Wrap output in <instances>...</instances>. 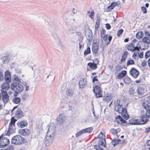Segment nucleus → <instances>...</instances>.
<instances>
[{
  "mask_svg": "<svg viewBox=\"0 0 150 150\" xmlns=\"http://www.w3.org/2000/svg\"><path fill=\"white\" fill-rule=\"evenodd\" d=\"M55 127L54 124L51 123L50 124L45 137V143L46 146H49L52 143L55 133Z\"/></svg>",
  "mask_w": 150,
  "mask_h": 150,
  "instance_id": "1",
  "label": "nucleus"
},
{
  "mask_svg": "<svg viewBox=\"0 0 150 150\" xmlns=\"http://www.w3.org/2000/svg\"><path fill=\"white\" fill-rule=\"evenodd\" d=\"M115 109L118 113H121L122 117L125 120L128 119L129 117L127 113V110L125 108H123L122 105L119 103H115Z\"/></svg>",
  "mask_w": 150,
  "mask_h": 150,
  "instance_id": "2",
  "label": "nucleus"
},
{
  "mask_svg": "<svg viewBox=\"0 0 150 150\" xmlns=\"http://www.w3.org/2000/svg\"><path fill=\"white\" fill-rule=\"evenodd\" d=\"M11 89L16 93H19L21 92L23 89V86L19 83L14 82L11 85Z\"/></svg>",
  "mask_w": 150,
  "mask_h": 150,
  "instance_id": "3",
  "label": "nucleus"
},
{
  "mask_svg": "<svg viewBox=\"0 0 150 150\" xmlns=\"http://www.w3.org/2000/svg\"><path fill=\"white\" fill-rule=\"evenodd\" d=\"M16 121L17 120L15 119L13 117L11 118L8 129L6 133V135L9 136L11 134L15 132V123Z\"/></svg>",
  "mask_w": 150,
  "mask_h": 150,
  "instance_id": "4",
  "label": "nucleus"
},
{
  "mask_svg": "<svg viewBox=\"0 0 150 150\" xmlns=\"http://www.w3.org/2000/svg\"><path fill=\"white\" fill-rule=\"evenodd\" d=\"M30 61V57L28 56L22 57L19 59L17 62V65L22 66L27 64Z\"/></svg>",
  "mask_w": 150,
  "mask_h": 150,
  "instance_id": "5",
  "label": "nucleus"
},
{
  "mask_svg": "<svg viewBox=\"0 0 150 150\" xmlns=\"http://www.w3.org/2000/svg\"><path fill=\"white\" fill-rule=\"evenodd\" d=\"M24 139L20 135L14 136L12 139L11 143L14 144H22L24 142Z\"/></svg>",
  "mask_w": 150,
  "mask_h": 150,
  "instance_id": "6",
  "label": "nucleus"
},
{
  "mask_svg": "<svg viewBox=\"0 0 150 150\" xmlns=\"http://www.w3.org/2000/svg\"><path fill=\"white\" fill-rule=\"evenodd\" d=\"M93 91L96 98H99L102 97V92L101 88L97 86H96L93 88Z\"/></svg>",
  "mask_w": 150,
  "mask_h": 150,
  "instance_id": "7",
  "label": "nucleus"
},
{
  "mask_svg": "<svg viewBox=\"0 0 150 150\" xmlns=\"http://www.w3.org/2000/svg\"><path fill=\"white\" fill-rule=\"evenodd\" d=\"M9 143V140L4 137H0V147H5Z\"/></svg>",
  "mask_w": 150,
  "mask_h": 150,
  "instance_id": "8",
  "label": "nucleus"
},
{
  "mask_svg": "<svg viewBox=\"0 0 150 150\" xmlns=\"http://www.w3.org/2000/svg\"><path fill=\"white\" fill-rule=\"evenodd\" d=\"M144 33L145 36L143 38L142 42L148 45L150 43V33L148 31L145 30Z\"/></svg>",
  "mask_w": 150,
  "mask_h": 150,
  "instance_id": "9",
  "label": "nucleus"
},
{
  "mask_svg": "<svg viewBox=\"0 0 150 150\" xmlns=\"http://www.w3.org/2000/svg\"><path fill=\"white\" fill-rule=\"evenodd\" d=\"M108 35H105V36L102 37V42L105 45H108L112 39V37L110 36L108 38Z\"/></svg>",
  "mask_w": 150,
  "mask_h": 150,
  "instance_id": "10",
  "label": "nucleus"
},
{
  "mask_svg": "<svg viewBox=\"0 0 150 150\" xmlns=\"http://www.w3.org/2000/svg\"><path fill=\"white\" fill-rule=\"evenodd\" d=\"M2 100L5 105L9 100V96L7 94V92L4 91L2 93Z\"/></svg>",
  "mask_w": 150,
  "mask_h": 150,
  "instance_id": "11",
  "label": "nucleus"
},
{
  "mask_svg": "<svg viewBox=\"0 0 150 150\" xmlns=\"http://www.w3.org/2000/svg\"><path fill=\"white\" fill-rule=\"evenodd\" d=\"M130 75L134 78H137L139 74V71L134 68H132L129 71Z\"/></svg>",
  "mask_w": 150,
  "mask_h": 150,
  "instance_id": "12",
  "label": "nucleus"
},
{
  "mask_svg": "<svg viewBox=\"0 0 150 150\" xmlns=\"http://www.w3.org/2000/svg\"><path fill=\"white\" fill-rule=\"evenodd\" d=\"M87 81L85 78L81 79L79 82V87L83 88L86 86Z\"/></svg>",
  "mask_w": 150,
  "mask_h": 150,
  "instance_id": "13",
  "label": "nucleus"
},
{
  "mask_svg": "<svg viewBox=\"0 0 150 150\" xmlns=\"http://www.w3.org/2000/svg\"><path fill=\"white\" fill-rule=\"evenodd\" d=\"M9 82H7L4 83L1 85V92L4 91L6 92V91L10 88V85Z\"/></svg>",
  "mask_w": 150,
  "mask_h": 150,
  "instance_id": "14",
  "label": "nucleus"
},
{
  "mask_svg": "<svg viewBox=\"0 0 150 150\" xmlns=\"http://www.w3.org/2000/svg\"><path fill=\"white\" fill-rule=\"evenodd\" d=\"M18 132L20 134L24 136L28 135L30 133V130L28 129H21L18 130Z\"/></svg>",
  "mask_w": 150,
  "mask_h": 150,
  "instance_id": "15",
  "label": "nucleus"
},
{
  "mask_svg": "<svg viewBox=\"0 0 150 150\" xmlns=\"http://www.w3.org/2000/svg\"><path fill=\"white\" fill-rule=\"evenodd\" d=\"M5 81L8 82H10L11 81V76L10 72L8 71H6L4 76Z\"/></svg>",
  "mask_w": 150,
  "mask_h": 150,
  "instance_id": "16",
  "label": "nucleus"
},
{
  "mask_svg": "<svg viewBox=\"0 0 150 150\" xmlns=\"http://www.w3.org/2000/svg\"><path fill=\"white\" fill-rule=\"evenodd\" d=\"M56 36V37H54V38L56 39L55 41V43L58 47L59 48H62L63 47L62 44L59 39V37L57 35Z\"/></svg>",
  "mask_w": 150,
  "mask_h": 150,
  "instance_id": "17",
  "label": "nucleus"
},
{
  "mask_svg": "<svg viewBox=\"0 0 150 150\" xmlns=\"http://www.w3.org/2000/svg\"><path fill=\"white\" fill-rule=\"evenodd\" d=\"M23 116V112L22 110L20 109H18L16 111L15 116V117L18 118L21 117Z\"/></svg>",
  "mask_w": 150,
  "mask_h": 150,
  "instance_id": "18",
  "label": "nucleus"
},
{
  "mask_svg": "<svg viewBox=\"0 0 150 150\" xmlns=\"http://www.w3.org/2000/svg\"><path fill=\"white\" fill-rule=\"evenodd\" d=\"M98 49V45L96 43H93L92 45V50L93 53H97Z\"/></svg>",
  "mask_w": 150,
  "mask_h": 150,
  "instance_id": "19",
  "label": "nucleus"
},
{
  "mask_svg": "<svg viewBox=\"0 0 150 150\" xmlns=\"http://www.w3.org/2000/svg\"><path fill=\"white\" fill-rule=\"evenodd\" d=\"M147 116L146 115H143L141 117V120H139V122L141 124L140 125H143L146 123L148 121Z\"/></svg>",
  "mask_w": 150,
  "mask_h": 150,
  "instance_id": "20",
  "label": "nucleus"
},
{
  "mask_svg": "<svg viewBox=\"0 0 150 150\" xmlns=\"http://www.w3.org/2000/svg\"><path fill=\"white\" fill-rule=\"evenodd\" d=\"M129 122L130 124L134 125H140V124H141L139 122V120L133 119L129 120Z\"/></svg>",
  "mask_w": 150,
  "mask_h": 150,
  "instance_id": "21",
  "label": "nucleus"
},
{
  "mask_svg": "<svg viewBox=\"0 0 150 150\" xmlns=\"http://www.w3.org/2000/svg\"><path fill=\"white\" fill-rule=\"evenodd\" d=\"M64 116L63 114H60L57 118V121L59 124H62L64 120Z\"/></svg>",
  "mask_w": 150,
  "mask_h": 150,
  "instance_id": "22",
  "label": "nucleus"
},
{
  "mask_svg": "<svg viewBox=\"0 0 150 150\" xmlns=\"http://www.w3.org/2000/svg\"><path fill=\"white\" fill-rule=\"evenodd\" d=\"M86 36L87 39L89 41L91 42L92 41L93 37L91 31H89L88 33L87 32L86 33Z\"/></svg>",
  "mask_w": 150,
  "mask_h": 150,
  "instance_id": "23",
  "label": "nucleus"
},
{
  "mask_svg": "<svg viewBox=\"0 0 150 150\" xmlns=\"http://www.w3.org/2000/svg\"><path fill=\"white\" fill-rule=\"evenodd\" d=\"M74 93V90L73 89L69 88L66 90V94L69 96H72Z\"/></svg>",
  "mask_w": 150,
  "mask_h": 150,
  "instance_id": "24",
  "label": "nucleus"
},
{
  "mask_svg": "<svg viewBox=\"0 0 150 150\" xmlns=\"http://www.w3.org/2000/svg\"><path fill=\"white\" fill-rule=\"evenodd\" d=\"M27 125V123L26 121L23 120L21 122H19L17 123V125L18 127L21 128H23Z\"/></svg>",
  "mask_w": 150,
  "mask_h": 150,
  "instance_id": "25",
  "label": "nucleus"
},
{
  "mask_svg": "<svg viewBox=\"0 0 150 150\" xmlns=\"http://www.w3.org/2000/svg\"><path fill=\"white\" fill-rule=\"evenodd\" d=\"M120 3L119 2H116L112 3L111 4L110 6H108V8L110 10H112L113 8L116 6H117L118 4H120Z\"/></svg>",
  "mask_w": 150,
  "mask_h": 150,
  "instance_id": "26",
  "label": "nucleus"
},
{
  "mask_svg": "<svg viewBox=\"0 0 150 150\" xmlns=\"http://www.w3.org/2000/svg\"><path fill=\"white\" fill-rule=\"evenodd\" d=\"M128 54V52L127 51H126L124 52L121 60V62H124L125 60L127 57Z\"/></svg>",
  "mask_w": 150,
  "mask_h": 150,
  "instance_id": "27",
  "label": "nucleus"
},
{
  "mask_svg": "<svg viewBox=\"0 0 150 150\" xmlns=\"http://www.w3.org/2000/svg\"><path fill=\"white\" fill-rule=\"evenodd\" d=\"M137 92L139 94L142 95L144 93V90L143 88L139 86L137 88Z\"/></svg>",
  "mask_w": 150,
  "mask_h": 150,
  "instance_id": "28",
  "label": "nucleus"
},
{
  "mask_svg": "<svg viewBox=\"0 0 150 150\" xmlns=\"http://www.w3.org/2000/svg\"><path fill=\"white\" fill-rule=\"evenodd\" d=\"M127 74V71H126L124 70L122 72L119 73L117 76L118 78L120 79L124 77Z\"/></svg>",
  "mask_w": 150,
  "mask_h": 150,
  "instance_id": "29",
  "label": "nucleus"
},
{
  "mask_svg": "<svg viewBox=\"0 0 150 150\" xmlns=\"http://www.w3.org/2000/svg\"><path fill=\"white\" fill-rule=\"evenodd\" d=\"M139 48L137 46L135 47L134 48V49L133 51H134V54H133L132 57H136L137 56V55L139 54Z\"/></svg>",
  "mask_w": 150,
  "mask_h": 150,
  "instance_id": "30",
  "label": "nucleus"
},
{
  "mask_svg": "<svg viewBox=\"0 0 150 150\" xmlns=\"http://www.w3.org/2000/svg\"><path fill=\"white\" fill-rule=\"evenodd\" d=\"M98 143L99 145H102L104 147H105V139H99L98 140Z\"/></svg>",
  "mask_w": 150,
  "mask_h": 150,
  "instance_id": "31",
  "label": "nucleus"
},
{
  "mask_svg": "<svg viewBox=\"0 0 150 150\" xmlns=\"http://www.w3.org/2000/svg\"><path fill=\"white\" fill-rule=\"evenodd\" d=\"M139 45L140 49L142 50H144L147 48L149 46L148 45H146V43L144 42H142L141 44Z\"/></svg>",
  "mask_w": 150,
  "mask_h": 150,
  "instance_id": "32",
  "label": "nucleus"
},
{
  "mask_svg": "<svg viewBox=\"0 0 150 150\" xmlns=\"http://www.w3.org/2000/svg\"><path fill=\"white\" fill-rule=\"evenodd\" d=\"M12 101L14 103L17 104L19 103L20 102L21 99L19 97H14L13 98Z\"/></svg>",
  "mask_w": 150,
  "mask_h": 150,
  "instance_id": "33",
  "label": "nucleus"
},
{
  "mask_svg": "<svg viewBox=\"0 0 150 150\" xmlns=\"http://www.w3.org/2000/svg\"><path fill=\"white\" fill-rule=\"evenodd\" d=\"M88 65L89 66L90 68L92 69H95L97 67L96 64L91 62L88 63Z\"/></svg>",
  "mask_w": 150,
  "mask_h": 150,
  "instance_id": "34",
  "label": "nucleus"
},
{
  "mask_svg": "<svg viewBox=\"0 0 150 150\" xmlns=\"http://www.w3.org/2000/svg\"><path fill=\"white\" fill-rule=\"evenodd\" d=\"M143 35L144 34L142 32L139 31L137 33L136 36L138 39H140L143 37Z\"/></svg>",
  "mask_w": 150,
  "mask_h": 150,
  "instance_id": "35",
  "label": "nucleus"
},
{
  "mask_svg": "<svg viewBox=\"0 0 150 150\" xmlns=\"http://www.w3.org/2000/svg\"><path fill=\"white\" fill-rule=\"evenodd\" d=\"M142 105L144 108L146 109L147 108H148L150 107V103L148 102V101L146 100L143 102Z\"/></svg>",
  "mask_w": 150,
  "mask_h": 150,
  "instance_id": "36",
  "label": "nucleus"
},
{
  "mask_svg": "<svg viewBox=\"0 0 150 150\" xmlns=\"http://www.w3.org/2000/svg\"><path fill=\"white\" fill-rule=\"evenodd\" d=\"M134 44L132 43L130 44L127 47V49L128 50L133 51L134 49Z\"/></svg>",
  "mask_w": 150,
  "mask_h": 150,
  "instance_id": "37",
  "label": "nucleus"
},
{
  "mask_svg": "<svg viewBox=\"0 0 150 150\" xmlns=\"http://www.w3.org/2000/svg\"><path fill=\"white\" fill-rule=\"evenodd\" d=\"M13 77L14 80L16 81H17L18 83H20L21 82V79H20L18 76L16 74H14L13 75Z\"/></svg>",
  "mask_w": 150,
  "mask_h": 150,
  "instance_id": "38",
  "label": "nucleus"
},
{
  "mask_svg": "<svg viewBox=\"0 0 150 150\" xmlns=\"http://www.w3.org/2000/svg\"><path fill=\"white\" fill-rule=\"evenodd\" d=\"M121 140L119 139H114L112 140L111 144L112 145L114 146H115L117 144H118L120 142Z\"/></svg>",
  "mask_w": 150,
  "mask_h": 150,
  "instance_id": "39",
  "label": "nucleus"
},
{
  "mask_svg": "<svg viewBox=\"0 0 150 150\" xmlns=\"http://www.w3.org/2000/svg\"><path fill=\"white\" fill-rule=\"evenodd\" d=\"M77 28V27L76 26H75L74 27H73V26L72 25L71 28H69L70 33L71 34H74L75 33L76 30Z\"/></svg>",
  "mask_w": 150,
  "mask_h": 150,
  "instance_id": "40",
  "label": "nucleus"
},
{
  "mask_svg": "<svg viewBox=\"0 0 150 150\" xmlns=\"http://www.w3.org/2000/svg\"><path fill=\"white\" fill-rule=\"evenodd\" d=\"M127 66L134 64V61L130 58L127 61Z\"/></svg>",
  "mask_w": 150,
  "mask_h": 150,
  "instance_id": "41",
  "label": "nucleus"
},
{
  "mask_svg": "<svg viewBox=\"0 0 150 150\" xmlns=\"http://www.w3.org/2000/svg\"><path fill=\"white\" fill-rule=\"evenodd\" d=\"M87 13L89 14V16L93 19L94 13L93 11L91 10V11H88Z\"/></svg>",
  "mask_w": 150,
  "mask_h": 150,
  "instance_id": "42",
  "label": "nucleus"
},
{
  "mask_svg": "<svg viewBox=\"0 0 150 150\" xmlns=\"http://www.w3.org/2000/svg\"><path fill=\"white\" fill-rule=\"evenodd\" d=\"M54 77L55 76L54 75L52 74H50V75L47 76V78L52 81L54 79Z\"/></svg>",
  "mask_w": 150,
  "mask_h": 150,
  "instance_id": "43",
  "label": "nucleus"
},
{
  "mask_svg": "<svg viewBox=\"0 0 150 150\" xmlns=\"http://www.w3.org/2000/svg\"><path fill=\"white\" fill-rule=\"evenodd\" d=\"M91 53V49L89 47H88L87 49L85 50L84 52V54L85 55H87L88 54H90Z\"/></svg>",
  "mask_w": 150,
  "mask_h": 150,
  "instance_id": "44",
  "label": "nucleus"
},
{
  "mask_svg": "<svg viewBox=\"0 0 150 150\" xmlns=\"http://www.w3.org/2000/svg\"><path fill=\"white\" fill-rule=\"evenodd\" d=\"M84 133H91L92 131V129L91 127L87 128L86 129H83Z\"/></svg>",
  "mask_w": 150,
  "mask_h": 150,
  "instance_id": "45",
  "label": "nucleus"
},
{
  "mask_svg": "<svg viewBox=\"0 0 150 150\" xmlns=\"http://www.w3.org/2000/svg\"><path fill=\"white\" fill-rule=\"evenodd\" d=\"M124 81L125 83L129 84L130 83L131 80L129 77H127L125 78L124 80Z\"/></svg>",
  "mask_w": 150,
  "mask_h": 150,
  "instance_id": "46",
  "label": "nucleus"
},
{
  "mask_svg": "<svg viewBox=\"0 0 150 150\" xmlns=\"http://www.w3.org/2000/svg\"><path fill=\"white\" fill-rule=\"evenodd\" d=\"M98 137L99 139H105V135L101 132L99 134Z\"/></svg>",
  "mask_w": 150,
  "mask_h": 150,
  "instance_id": "47",
  "label": "nucleus"
},
{
  "mask_svg": "<svg viewBox=\"0 0 150 150\" xmlns=\"http://www.w3.org/2000/svg\"><path fill=\"white\" fill-rule=\"evenodd\" d=\"M83 133H84V131H83V130H82L81 131H80L79 132L77 133L76 134V137H78L82 134H83Z\"/></svg>",
  "mask_w": 150,
  "mask_h": 150,
  "instance_id": "48",
  "label": "nucleus"
},
{
  "mask_svg": "<svg viewBox=\"0 0 150 150\" xmlns=\"http://www.w3.org/2000/svg\"><path fill=\"white\" fill-rule=\"evenodd\" d=\"M150 56V51H147L145 54V57L146 59H147Z\"/></svg>",
  "mask_w": 150,
  "mask_h": 150,
  "instance_id": "49",
  "label": "nucleus"
},
{
  "mask_svg": "<svg viewBox=\"0 0 150 150\" xmlns=\"http://www.w3.org/2000/svg\"><path fill=\"white\" fill-rule=\"evenodd\" d=\"M135 90L133 88H129V92L130 94L133 95L134 93Z\"/></svg>",
  "mask_w": 150,
  "mask_h": 150,
  "instance_id": "50",
  "label": "nucleus"
},
{
  "mask_svg": "<svg viewBox=\"0 0 150 150\" xmlns=\"http://www.w3.org/2000/svg\"><path fill=\"white\" fill-rule=\"evenodd\" d=\"M123 30L122 29H120L119 30L117 31V36H119L120 35L123 33Z\"/></svg>",
  "mask_w": 150,
  "mask_h": 150,
  "instance_id": "51",
  "label": "nucleus"
},
{
  "mask_svg": "<svg viewBox=\"0 0 150 150\" xmlns=\"http://www.w3.org/2000/svg\"><path fill=\"white\" fill-rule=\"evenodd\" d=\"M105 30H104L103 29L102 30L100 31V34L101 35V37H103L104 36H105Z\"/></svg>",
  "mask_w": 150,
  "mask_h": 150,
  "instance_id": "52",
  "label": "nucleus"
},
{
  "mask_svg": "<svg viewBox=\"0 0 150 150\" xmlns=\"http://www.w3.org/2000/svg\"><path fill=\"white\" fill-rule=\"evenodd\" d=\"M146 115L149 117H150V109L146 110Z\"/></svg>",
  "mask_w": 150,
  "mask_h": 150,
  "instance_id": "53",
  "label": "nucleus"
},
{
  "mask_svg": "<svg viewBox=\"0 0 150 150\" xmlns=\"http://www.w3.org/2000/svg\"><path fill=\"white\" fill-rule=\"evenodd\" d=\"M24 86H25V90L26 91H28L29 90L30 88L29 85L27 84L26 83H25V84H24Z\"/></svg>",
  "mask_w": 150,
  "mask_h": 150,
  "instance_id": "54",
  "label": "nucleus"
},
{
  "mask_svg": "<svg viewBox=\"0 0 150 150\" xmlns=\"http://www.w3.org/2000/svg\"><path fill=\"white\" fill-rule=\"evenodd\" d=\"M118 117H119L120 120L121 122V123H124L126 122V121L124 120L122 117H120V116H118Z\"/></svg>",
  "mask_w": 150,
  "mask_h": 150,
  "instance_id": "55",
  "label": "nucleus"
},
{
  "mask_svg": "<svg viewBox=\"0 0 150 150\" xmlns=\"http://www.w3.org/2000/svg\"><path fill=\"white\" fill-rule=\"evenodd\" d=\"M16 64L15 62L12 63L10 65V67L11 69H12L15 67Z\"/></svg>",
  "mask_w": 150,
  "mask_h": 150,
  "instance_id": "56",
  "label": "nucleus"
},
{
  "mask_svg": "<svg viewBox=\"0 0 150 150\" xmlns=\"http://www.w3.org/2000/svg\"><path fill=\"white\" fill-rule=\"evenodd\" d=\"M4 78L3 74L2 72H0V81L3 80Z\"/></svg>",
  "mask_w": 150,
  "mask_h": 150,
  "instance_id": "57",
  "label": "nucleus"
},
{
  "mask_svg": "<svg viewBox=\"0 0 150 150\" xmlns=\"http://www.w3.org/2000/svg\"><path fill=\"white\" fill-rule=\"evenodd\" d=\"M147 65V62L146 61H144L142 62L141 63V65L142 67H144Z\"/></svg>",
  "mask_w": 150,
  "mask_h": 150,
  "instance_id": "58",
  "label": "nucleus"
},
{
  "mask_svg": "<svg viewBox=\"0 0 150 150\" xmlns=\"http://www.w3.org/2000/svg\"><path fill=\"white\" fill-rule=\"evenodd\" d=\"M96 149L97 150H104L101 147H100L99 145L96 146H95Z\"/></svg>",
  "mask_w": 150,
  "mask_h": 150,
  "instance_id": "59",
  "label": "nucleus"
},
{
  "mask_svg": "<svg viewBox=\"0 0 150 150\" xmlns=\"http://www.w3.org/2000/svg\"><path fill=\"white\" fill-rule=\"evenodd\" d=\"M105 27L107 29L109 30L111 28V26L108 23H106L105 24Z\"/></svg>",
  "mask_w": 150,
  "mask_h": 150,
  "instance_id": "60",
  "label": "nucleus"
},
{
  "mask_svg": "<svg viewBox=\"0 0 150 150\" xmlns=\"http://www.w3.org/2000/svg\"><path fill=\"white\" fill-rule=\"evenodd\" d=\"M15 71L16 72L19 73L21 72V69L20 68H16L15 69Z\"/></svg>",
  "mask_w": 150,
  "mask_h": 150,
  "instance_id": "61",
  "label": "nucleus"
},
{
  "mask_svg": "<svg viewBox=\"0 0 150 150\" xmlns=\"http://www.w3.org/2000/svg\"><path fill=\"white\" fill-rule=\"evenodd\" d=\"M65 32L67 35H69L71 34L70 33V30L69 28L66 29L65 31Z\"/></svg>",
  "mask_w": 150,
  "mask_h": 150,
  "instance_id": "62",
  "label": "nucleus"
},
{
  "mask_svg": "<svg viewBox=\"0 0 150 150\" xmlns=\"http://www.w3.org/2000/svg\"><path fill=\"white\" fill-rule=\"evenodd\" d=\"M142 10L143 11V13H146L147 11H146V8L145 7L143 6L141 7Z\"/></svg>",
  "mask_w": 150,
  "mask_h": 150,
  "instance_id": "63",
  "label": "nucleus"
},
{
  "mask_svg": "<svg viewBox=\"0 0 150 150\" xmlns=\"http://www.w3.org/2000/svg\"><path fill=\"white\" fill-rule=\"evenodd\" d=\"M6 150H13V148L12 146H9L6 149Z\"/></svg>",
  "mask_w": 150,
  "mask_h": 150,
  "instance_id": "64",
  "label": "nucleus"
}]
</instances>
